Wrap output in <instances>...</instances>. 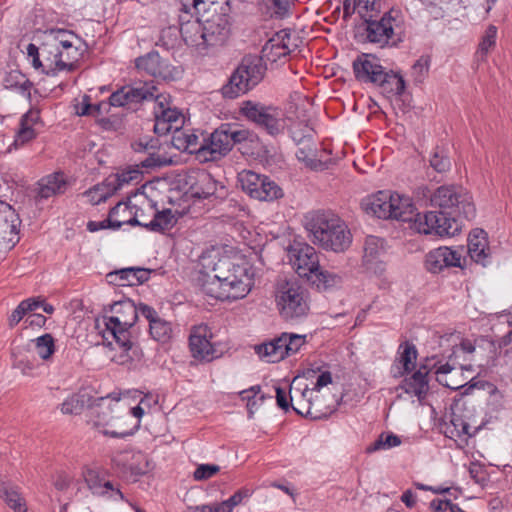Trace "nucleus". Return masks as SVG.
I'll return each mask as SVG.
<instances>
[{
	"label": "nucleus",
	"mask_w": 512,
	"mask_h": 512,
	"mask_svg": "<svg viewBox=\"0 0 512 512\" xmlns=\"http://www.w3.org/2000/svg\"><path fill=\"white\" fill-rule=\"evenodd\" d=\"M202 291L215 299L237 300L244 298L251 290L253 272L249 264L235 263L224 257L214 263L210 272H203L199 278Z\"/></svg>",
	"instance_id": "nucleus-1"
},
{
	"label": "nucleus",
	"mask_w": 512,
	"mask_h": 512,
	"mask_svg": "<svg viewBox=\"0 0 512 512\" xmlns=\"http://www.w3.org/2000/svg\"><path fill=\"white\" fill-rule=\"evenodd\" d=\"M179 15L180 34L189 47L198 54L206 55L212 49L225 44L229 37L230 28L226 18L217 16L207 19L204 23L198 18L188 15L180 8Z\"/></svg>",
	"instance_id": "nucleus-2"
},
{
	"label": "nucleus",
	"mask_w": 512,
	"mask_h": 512,
	"mask_svg": "<svg viewBox=\"0 0 512 512\" xmlns=\"http://www.w3.org/2000/svg\"><path fill=\"white\" fill-rule=\"evenodd\" d=\"M179 15L180 34L189 47L198 54L206 55L212 49L225 44L229 37L230 28L226 18L217 16L207 19L204 23L198 18L188 15L180 8Z\"/></svg>",
	"instance_id": "nucleus-3"
},
{
	"label": "nucleus",
	"mask_w": 512,
	"mask_h": 512,
	"mask_svg": "<svg viewBox=\"0 0 512 512\" xmlns=\"http://www.w3.org/2000/svg\"><path fill=\"white\" fill-rule=\"evenodd\" d=\"M304 227L309 239L324 250L343 252L352 242V235L346 223L330 211L308 213L305 216Z\"/></svg>",
	"instance_id": "nucleus-4"
},
{
	"label": "nucleus",
	"mask_w": 512,
	"mask_h": 512,
	"mask_svg": "<svg viewBox=\"0 0 512 512\" xmlns=\"http://www.w3.org/2000/svg\"><path fill=\"white\" fill-rule=\"evenodd\" d=\"M105 315L96 320V328L103 339H113L119 348L127 352L132 348L130 329L138 319V309L130 299L115 301L104 308Z\"/></svg>",
	"instance_id": "nucleus-5"
},
{
	"label": "nucleus",
	"mask_w": 512,
	"mask_h": 512,
	"mask_svg": "<svg viewBox=\"0 0 512 512\" xmlns=\"http://www.w3.org/2000/svg\"><path fill=\"white\" fill-rule=\"evenodd\" d=\"M288 258L295 272L300 277L306 278L319 290H326L340 282L338 275L321 269L318 253L307 243L295 242L292 244L288 249Z\"/></svg>",
	"instance_id": "nucleus-6"
},
{
	"label": "nucleus",
	"mask_w": 512,
	"mask_h": 512,
	"mask_svg": "<svg viewBox=\"0 0 512 512\" xmlns=\"http://www.w3.org/2000/svg\"><path fill=\"white\" fill-rule=\"evenodd\" d=\"M258 136L253 131L237 124H222L208 137H204V162L216 161L228 154L234 145L245 142L255 143Z\"/></svg>",
	"instance_id": "nucleus-7"
},
{
	"label": "nucleus",
	"mask_w": 512,
	"mask_h": 512,
	"mask_svg": "<svg viewBox=\"0 0 512 512\" xmlns=\"http://www.w3.org/2000/svg\"><path fill=\"white\" fill-rule=\"evenodd\" d=\"M265 70L261 58L244 57L230 76L228 83L222 87L223 96L234 99L247 93L263 79Z\"/></svg>",
	"instance_id": "nucleus-8"
},
{
	"label": "nucleus",
	"mask_w": 512,
	"mask_h": 512,
	"mask_svg": "<svg viewBox=\"0 0 512 512\" xmlns=\"http://www.w3.org/2000/svg\"><path fill=\"white\" fill-rule=\"evenodd\" d=\"M275 302L280 315L285 320L303 318L309 311L308 293L296 281H284L278 284Z\"/></svg>",
	"instance_id": "nucleus-9"
},
{
	"label": "nucleus",
	"mask_w": 512,
	"mask_h": 512,
	"mask_svg": "<svg viewBox=\"0 0 512 512\" xmlns=\"http://www.w3.org/2000/svg\"><path fill=\"white\" fill-rule=\"evenodd\" d=\"M431 204L438 211L424 214L417 213L414 220V229L419 233L435 234L440 237L448 235V187L442 185L431 196Z\"/></svg>",
	"instance_id": "nucleus-10"
},
{
	"label": "nucleus",
	"mask_w": 512,
	"mask_h": 512,
	"mask_svg": "<svg viewBox=\"0 0 512 512\" xmlns=\"http://www.w3.org/2000/svg\"><path fill=\"white\" fill-rule=\"evenodd\" d=\"M59 48L61 46L58 42L57 29H52L47 32L46 39L40 47L30 43L26 51L35 69H41L47 75H56L64 71Z\"/></svg>",
	"instance_id": "nucleus-11"
},
{
	"label": "nucleus",
	"mask_w": 512,
	"mask_h": 512,
	"mask_svg": "<svg viewBox=\"0 0 512 512\" xmlns=\"http://www.w3.org/2000/svg\"><path fill=\"white\" fill-rule=\"evenodd\" d=\"M154 127L153 130L158 135H166L174 133L179 128H182L185 122V117L181 110L172 104L171 97L165 94H156L154 92Z\"/></svg>",
	"instance_id": "nucleus-12"
},
{
	"label": "nucleus",
	"mask_w": 512,
	"mask_h": 512,
	"mask_svg": "<svg viewBox=\"0 0 512 512\" xmlns=\"http://www.w3.org/2000/svg\"><path fill=\"white\" fill-rule=\"evenodd\" d=\"M241 112L249 121L254 122L271 136L281 134L286 127L283 112L277 107L247 101L241 108Z\"/></svg>",
	"instance_id": "nucleus-13"
},
{
	"label": "nucleus",
	"mask_w": 512,
	"mask_h": 512,
	"mask_svg": "<svg viewBox=\"0 0 512 512\" xmlns=\"http://www.w3.org/2000/svg\"><path fill=\"white\" fill-rule=\"evenodd\" d=\"M242 190L251 198L259 201H274L283 196L282 188L268 176L243 170L238 174Z\"/></svg>",
	"instance_id": "nucleus-14"
},
{
	"label": "nucleus",
	"mask_w": 512,
	"mask_h": 512,
	"mask_svg": "<svg viewBox=\"0 0 512 512\" xmlns=\"http://www.w3.org/2000/svg\"><path fill=\"white\" fill-rule=\"evenodd\" d=\"M476 216V208L472 196L463 187H450V232L451 235L459 234L466 222Z\"/></svg>",
	"instance_id": "nucleus-15"
},
{
	"label": "nucleus",
	"mask_w": 512,
	"mask_h": 512,
	"mask_svg": "<svg viewBox=\"0 0 512 512\" xmlns=\"http://www.w3.org/2000/svg\"><path fill=\"white\" fill-rule=\"evenodd\" d=\"M306 336L294 333H282L268 343L256 347L257 354L268 362L275 363L297 353L305 344Z\"/></svg>",
	"instance_id": "nucleus-16"
},
{
	"label": "nucleus",
	"mask_w": 512,
	"mask_h": 512,
	"mask_svg": "<svg viewBox=\"0 0 512 512\" xmlns=\"http://www.w3.org/2000/svg\"><path fill=\"white\" fill-rule=\"evenodd\" d=\"M213 333L206 324L192 327L189 336V348L194 359L204 362H211L220 357L221 352L216 344L212 343Z\"/></svg>",
	"instance_id": "nucleus-17"
},
{
	"label": "nucleus",
	"mask_w": 512,
	"mask_h": 512,
	"mask_svg": "<svg viewBox=\"0 0 512 512\" xmlns=\"http://www.w3.org/2000/svg\"><path fill=\"white\" fill-rule=\"evenodd\" d=\"M313 389L307 385L300 387L298 377H295L290 385L289 398L292 409L299 415L310 417L311 419H321L326 416L315 407L313 402Z\"/></svg>",
	"instance_id": "nucleus-18"
},
{
	"label": "nucleus",
	"mask_w": 512,
	"mask_h": 512,
	"mask_svg": "<svg viewBox=\"0 0 512 512\" xmlns=\"http://www.w3.org/2000/svg\"><path fill=\"white\" fill-rule=\"evenodd\" d=\"M393 13L394 10L391 9L385 12L380 19L371 17L364 20L366 24V37L369 42L377 44L380 47H385L390 44L394 36V22L396 21Z\"/></svg>",
	"instance_id": "nucleus-19"
},
{
	"label": "nucleus",
	"mask_w": 512,
	"mask_h": 512,
	"mask_svg": "<svg viewBox=\"0 0 512 512\" xmlns=\"http://www.w3.org/2000/svg\"><path fill=\"white\" fill-rule=\"evenodd\" d=\"M157 88L153 81L135 82L131 86H125L115 91L109 97L112 106L121 107L130 103H139L154 97Z\"/></svg>",
	"instance_id": "nucleus-20"
},
{
	"label": "nucleus",
	"mask_w": 512,
	"mask_h": 512,
	"mask_svg": "<svg viewBox=\"0 0 512 512\" xmlns=\"http://www.w3.org/2000/svg\"><path fill=\"white\" fill-rule=\"evenodd\" d=\"M137 69L156 78L173 80L180 74L179 70L163 59L158 52L152 51L136 59Z\"/></svg>",
	"instance_id": "nucleus-21"
},
{
	"label": "nucleus",
	"mask_w": 512,
	"mask_h": 512,
	"mask_svg": "<svg viewBox=\"0 0 512 512\" xmlns=\"http://www.w3.org/2000/svg\"><path fill=\"white\" fill-rule=\"evenodd\" d=\"M119 399H110L109 396L99 397L89 404V423L103 434L108 429L111 420L114 419V412L118 410Z\"/></svg>",
	"instance_id": "nucleus-22"
},
{
	"label": "nucleus",
	"mask_w": 512,
	"mask_h": 512,
	"mask_svg": "<svg viewBox=\"0 0 512 512\" xmlns=\"http://www.w3.org/2000/svg\"><path fill=\"white\" fill-rule=\"evenodd\" d=\"M58 42L61 48V60L64 71H73L82 57L81 39L72 31L57 29Z\"/></svg>",
	"instance_id": "nucleus-23"
},
{
	"label": "nucleus",
	"mask_w": 512,
	"mask_h": 512,
	"mask_svg": "<svg viewBox=\"0 0 512 512\" xmlns=\"http://www.w3.org/2000/svg\"><path fill=\"white\" fill-rule=\"evenodd\" d=\"M136 153L147 154V157L140 160V166L146 169H154L169 165L171 160L159 154L160 142L158 138L143 136L131 144Z\"/></svg>",
	"instance_id": "nucleus-24"
},
{
	"label": "nucleus",
	"mask_w": 512,
	"mask_h": 512,
	"mask_svg": "<svg viewBox=\"0 0 512 512\" xmlns=\"http://www.w3.org/2000/svg\"><path fill=\"white\" fill-rule=\"evenodd\" d=\"M450 343H452V350L450 353V372L459 368L465 371H471L472 356L475 351V346L472 341L463 339L459 334H450Z\"/></svg>",
	"instance_id": "nucleus-25"
},
{
	"label": "nucleus",
	"mask_w": 512,
	"mask_h": 512,
	"mask_svg": "<svg viewBox=\"0 0 512 512\" xmlns=\"http://www.w3.org/2000/svg\"><path fill=\"white\" fill-rule=\"evenodd\" d=\"M384 70L379 60L370 54H363L353 62L355 77L363 83H371L376 86Z\"/></svg>",
	"instance_id": "nucleus-26"
},
{
	"label": "nucleus",
	"mask_w": 512,
	"mask_h": 512,
	"mask_svg": "<svg viewBox=\"0 0 512 512\" xmlns=\"http://www.w3.org/2000/svg\"><path fill=\"white\" fill-rule=\"evenodd\" d=\"M85 481L90 491L96 496L104 497L114 502L125 500V496L119 486L101 478L95 470L90 469L86 472Z\"/></svg>",
	"instance_id": "nucleus-27"
},
{
	"label": "nucleus",
	"mask_w": 512,
	"mask_h": 512,
	"mask_svg": "<svg viewBox=\"0 0 512 512\" xmlns=\"http://www.w3.org/2000/svg\"><path fill=\"white\" fill-rule=\"evenodd\" d=\"M171 144L179 151L196 154L197 158L204 162V136L198 135L194 131L179 128L171 137Z\"/></svg>",
	"instance_id": "nucleus-28"
},
{
	"label": "nucleus",
	"mask_w": 512,
	"mask_h": 512,
	"mask_svg": "<svg viewBox=\"0 0 512 512\" xmlns=\"http://www.w3.org/2000/svg\"><path fill=\"white\" fill-rule=\"evenodd\" d=\"M115 464L121 467V472L130 477H138L149 470L146 456L141 452L125 451L114 459Z\"/></svg>",
	"instance_id": "nucleus-29"
},
{
	"label": "nucleus",
	"mask_w": 512,
	"mask_h": 512,
	"mask_svg": "<svg viewBox=\"0 0 512 512\" xmlns=\"http://www.w3.org/2000/svg\"><path fill=\"white\" fill-rule=\"evenodd\" d=\"M291 40L290 34L285 30L277 32L272 38H270L262 48V61L265 59L269 62H277L278 60L287 57L291 49L289 42Z\"/></svg>",
	"instance_id": "nucleus-30"
},
{
	"label": "nucleus",
	"mask_w": 512,
	"mask_h": 512,
	"mask_svg": "<svg viewBox=\"0 0 512 512\" xmlns=\"http://www.w3.org/2000/svg\"><path fill=\"white\" fill-rule=\"evenodd\" d=\"M428 370L421 366L410 376H406L397 389L403 390L406 394L417 397L419 401L426 398L429 391Z\"/></svg>",
	"instance_id": "nucleus-31"
},
{
	"label": "nucleus",
	"mask_w": 512,
	"mask_h": 512,
	"mask_svg": "<svg viewBox=\"0 0 512 512\" xmlns=\"http://www.w3.org/2000/svg\"><path fill=\"white\" fill-rule=\"evenodd\" d=\"M417 354L414 344L409 342L401 344L391 368L393 377L400 378L411 373L416 367Z\"/></svg>",
	"instance_id": "nucleus-32"
},
{
	"label": "nucleus",
	"mask_w": 512,
	"mask_h": 512,
	"mask_svg": "<svg viewBox=\"0 0 512 512\" xmlns=\"http://www.w3.org/2000/svg\"><path fill=\"white\" fill-rule=\"evenodd\" d=\"M392 198L393 192L378 191L376 194L366 198L362 205L368 214L382 219H390L391 211H393Z\"/></svg>",
	"instance_id": "nucleus-33"
},
{
	"label": "nucleus",
	"mask_w": 512,
	"mask_h": 512,
	"mask_svg": "<svg viewBox=\"0 0 512 512\" xmlns=\"http://www.w3.org/2000/svg\"><path fill=\"white\" fill-rule=\"evenodd\" d=\"M140 427L139 420H133L128 413L114 415L108 429L103 430V435L113 438H125L133 435Z\"/></svg>",
	"instance_id": "nucleus-34"
},
{
	"label": "nucleus",
	"mask_w": 512,
	"mask_h": 512,
	"mask_svg": "<svg viewBox=\"0 0 512 512\" xmlns=\"http://www.w3.org/2000/svg\"><path fill=\"white\" fill-rule=\"evenodd\" d=\"M487 234L483 229L476 228L468 237V253L470 258L483 266L487 264L488 253Z\"/></svg>",
	"instance_id": "nucleus-35"
},
{
	"label": "nucleus",
	"mask_w": 512,
	"mask_h": 512,
	"mask_svg": "<svg viewBox=\"0 0 512 512\" xmlns=\"http://www.w3.org/2000/svg\"><path fill=\"white\" fill-rule=\"evenodd\" d=\"M376 87H378L380 92L387 98L400 96L405 90V81L400 74L391 70H384Z\"/></svg>",
	"instance_id": "nucleus-36"
},
{
	"label": "nucleus",
	"mask_w": 512,
	"mask_h": 512,
	"mask_svg": "<svg viewBox=\"0 0 512 512\" xmlns=\"http://www.w3.org/2000/svg\"><path fill=\"white\" fill-rule=\"evenodd\" d=\"M392 203L393 211H391L390 219H396L403 222H413L412 227L414 228V220L417 214L414 213L415 207L411 198L398 193H393Z\"/></svg>",
	"instance_id": "nucleus-37"
},
{
	"label": "nucleus",
	"mask_w": 512,
	"mask_h": 512,
	"mask_svg": "<svg viewBox=\"0 0 512 512\" xmlns=\"http://www.w3.org/2000/svg\"><path fill=\"white\" fill-rule=\"evenodd\" d=\"M67 182L64 174L56 172L39 181L38 194L41 198H49L66 191Z\"/></svg>",
	"instance_id": "nucleus-38"
},
{
	"label": "nucleus",
	"mask_w": 512,
	"mask_h": 512,
	"mask_svg": "<svg viewBox=\"0 0 512 512\" xmlns=\"http://www.w3.org/2000/svg\"><path fill=\"white\" fill-rule=\"evenodd\" d=\"M497 0H450L453 9L462 17H469L479 10L488 13Z\"/></svg>",
	"instance_id": "nucleus-39"
},
{
	"label": "nucleus",
	"mask_w": 512,
	"mask_h": 512,
	"mask_svg": "<svg viewBox=\"0 0 512 512\" xmlns=\"http://www.w3.org/2000/svg\"><path fill=\"white\" fill-rule=\"evenodd\" d=\"M130 213L129 207L126 204L118 203L116 206H114L110 212L107 219L96 222V221H90L87 224V228L91 232L98 231L100 229L105 228H111L113 230H117L122 226V222H119L116 217L123 216L124 214Z\"/></svg>",
	"instance_id": "nucleus-40"
},
{
	"label": "nucleus",
	"mask_w": 512,
	"mask_h": 512,
	"mask_svg": "<svg viewBox=\"0 0 512 512\" xmlns=\"http://www.w3.org/2000/svg\"><path fill=\"white\" fill-rule=\"evenodd\" d=\"M3 86L6 89L16 90L23 96L30 98L32 82L19 70H11L6 73L3 79Z\"/></svg>",
	"instance_id": "nucleus-41"
},
{
	"label": "nucleus",
	"mask_w": 512,
	"mask_h": 512,
	"mask_svg": "<svg viewBox=\"0 0 512 512\" xmlns=\"http://www.w3.org/2000/svg\"><path fill=\"white\" fill-rule=\"evenodd\" d=\"M0 497L14 512L27 511L26 503L18 490L6 483L0 484Z\"/></svg>",
	"instance_id": "nucleus-42"
},
{
	"label": "nucleus",
	"mask_w": 512,
	"mask_h": 512,
	"mask_svg": "<svg viewBox=\"0 0 512 512\" xmlns=\"http://www.w3.org/2000/svg\"><path fill=\"white\" fill-rule=\"evenodd\" d=\"M192 195L200 199H206L216 191V182L207 172L198 174L197 182L191 187Z\"/></svg>",
	"instance_id": "nucleus-43"
},
{
	"label": "nucleus",
	"mask_w": 512,
	"mask_h": 512,
	"mask_svg": "<svg viewBox=\"0 0 512 512\" xmlns=\"http://www.w3.org/2000/svg\"><path fill=\"white\" fill-rule=\"evenodd\" d=\"M448 267V247L442 246L430 251L426 256V268L431 273H439Z\"/></svg>",
	"instance_id": "nucleus-44"
},
{
	"label": "nucleus",
	"mask_w": 512,
	"mask_h": 512,
	"mask_svg": "<svg viewBox=\"0 0 512 512\" xmlns=\"http://www.w3.org/2000/svg\"><path fill=\"white\" fill-rule=\"evenodd\" d=\"M149 332L155 341L162 344L168 343L174 335L172 324L163 318L152 320Z\"/></svg>",
	"instance_id": "nucleus-45"
},
{
	"label": "nucleus",
	"mask_w": 512,
	"mask_h": 512,
	"mask_svg": "<svg viewBox=\"0 0 512 512\" xmlns=\"http://www.w3.org/2000/svg\"><path fill=\"white\" fill-rule=\"evenodd\" d=\"M19 224V218L15 210L6 202L0 201V231L15 232Z\"/></svg>",
	"instance_id": "nucleus-46"
},
{
	"label": "nucleus",
	"mask_w": 512,
	"mask_h": 512,
	"mask_svg": "<svg viewBox=\"0 0 512 512\" xmlns=\"http://www.w3.org/2000/svg\"><path fill=\"white\" fill-rule=\"evenodd\" d=\"M175 224V218L170 209H166L154 214L153 219L149 223H144V226L155 232H162L170 229Z\"/></svg>",
	"instance_id": "nucleus-47"
},
{
	"label": "nucleus",
	"mask_w": 512,
	"mask_h": 512,
	"mask_svg": "<svg viewBox=\"0 0 512 512\" xmlns=\"http://www.w3.org/2000/svg\"><path fill=\"white\" fill-rule=\"evenodd\" d=\"M296 157L299 161L305 163V165L312 170L321 171L327 168L325 162L316 158L315 149L309 145L299 147L296 151Z\"/></svg>",
	"instance_id": "nucleus-48"
},
{
	"label": "nucleus",
	"mask_w": 512,
	"mask_h": 512,
	"mask_svg": "<svg viewBox=\"0 0 512 512\" xmlns=\"http://www.w3.org/2000/svg\"><path fill=\"white\" fill-rule=\"evenodd\" d=\"M135 275V268L128 267L110 272L106 277L109 283L117 286H135L138 281L134 278Z\"/></svg>",
	"instance_id": "nucleus-49"
},
{
	"label": "nucleus",
	"mask_w": 512,
	"mask_h": 512,
	"mask_svg": "<svg viewBox=\"0 0 512 512\" xmlns=\"http://www.w3.org/2000/svg\"><path fill=\"white\" fill-rule=\"evenodd\" d=\"M402 443L399 436L393 433H381L378 438L366 448L367 453L388 450Z\"/></svg>",
	"instance_id": "nucleus-50"
},
{
	"label": "nucleus",
	"mask_w": 512,
	"mask_h": 512,
	"mask_svg": "<svg viewBox=\"0 0 512 512\" xmlns=\"http://www.w3.org/2000/svg\"><path fill=\"white\" fill-rule=\"evenodd\" d=\"M88 400L85 394L71 395L61 403L60 410L63 414L67 415L80 414Z\"/></svg>",
	"instance_id": "nucleus-51"
},
{
	"label": "nucleus",
	"mask_w": 512,
	"mask_h": 512,
	"mask_svg": "<svg viewBox=\"0 0 512 512\" xmlns=\"http://www.w3.org/2000/svg\"><path fill=\"white\" fill-rule=\"evenodd\" d=\"M450 423L454 427V430L450 431V439H454L460 447L467 444L468 438L473 435V433L469 431V424L458 419H452Z\"/></svg>",
	"instance_id": "nucleus-52"
},
{
	"label": "nucleus",
	"mask_w": 512,
	"mask_h": 512,
	"mask_svg": "<svg viewBox=\"0 0 512 512\" xmlns=\"http://www.w3.org/2000/svg\"><path fill=\"white\" fill-rule=\"evenodd\" d=\"M35 349L39 357L48 360L55 352V343L51 334H44L35 340Z\"/></svg>",
	"instance_id": "nucleus-53"
},
{
	"label": "nucleus",
	"mask_w": 512,
	"mask_h": 512,
	"mask_svg": "<svg viewBox=\"0 0 512 512\" xmlns=\"http://www.w3.org/2000/svg\"><path fill=\"white\" fill-rule=\"evenodd\" d=\"M380 11V0H357V12L363 20L377 17Z\"/></svg>",
	"instance_id": "nucleus-54"
},
{
	"label": "nucleus",
	"mask_w": 512,
	"mask_h": 512,
	"mask_svg": "<svg viewBox=\"0 0 512 512\" xmlns=\"http://www.w3.org/2000/svg\"><path fill=\"white\" fill-rule=\"evenodd\" d=\"M497 37V28L494 25H489L479 43L477 53L484 58L488 52L495 47Z\"/></svg>",
	"instance_id": "nucleus-55"
},
{
	"label": "nucleus",
	"mask_w": 512,
	"mask_h": 512,
	"mask_svg": "<svg viewBox=\"0 0 512 512\" xmlns=\"http://www.w3.org/2000/svg\"><path fill=\"white\" fill-rule=\"evenodd\" d=\"M219 0H181L182 10L186 15L190 14L192 10L198 15L202 12H207L210 7L217 4Z\"/></svg>",
	"instance_id": "nucleus-56"
},
{
	"label": "nucleus",
	"mask_w": 512,
	"mask_h": 512,
	"mask_svg": "<svg viewBox=\"0 0 512 512\" xmlns=\"http://www.w3.org/2000/svg\"><path fill=\"white\" fill-rule=\"evenodd\" d=\"M272 5V17L275 19H286L292 15V8L296 0H269Z\"/></svg>",
	"instance_id": "nucleus-57"
},
{
	"label": "nucleus",
	"mask_w": 512,
	"mask_h": 512,
	"mask_svg": "<svg viewBox=\"0 0 512 512\" xmlns=\"http://www.w3.org/2000/svg\"><path fill=\"white\" fill-rule=\"evenodd\" d=\"M434 19L445 17L448 0H418Z\"/></svg>",
	"instance_id": "nucleus-58"
},
{
	"label": "nucleus",
	"mask_w": 512,
	"mask_h": 512,
	"mask_svg": "<svg viewBox=\"0 0 512 512\" xmlns=\"http://www.w3.org/2000/svg\"><path fill=\"white\" fill-rule=\"evenodd\" d=\"M313 130L307 124L299 123L297 126L290 127V134L297 145L309 143L312 140Z\"/></svg>",
	"instance_id": "nucleus-59"
},
{
	"label": "nucleus",
	"mask_w": 512,
	"mask_h": 512,
	"mask_svg": "<svg viewBox=\"0 0 512 512\" xmlns=\"http://www.w3.org/2000/svg\"><path fill=\"white\" fill-rule=\"evenodd\" d=\"M383 248L382 240L375 236H368L364 244V258L371 261L375 259Z\"/></svg>",
	"instance_id": "nucleus-60"
},
{
	"label": "nucleus",
	"mask_w": 512,
	"mask_h": 512,
	"mask_svg": "<svg viewBox=\"0 0 512 512\" xmlns=\"http://www.w3.org/2000/svg\"><path fill=\"white\" fill-rule=\"evenodd\" d=\"M429 70V59L420 57L411 67V76L416 83H422Z\"/></svg>",
	"instance_id": "nucleus-61"
},
{
	"label": "nucleus",
	"mask_w": 512,
	"mask_h": 512,
	"mask_svg": "<svg viewBox=\"0 0 512 512\" xmlns=\"http://www.w3.org/2000/svg\"><path fill=\"white\" fill-rule=\"evenodd\" d=\"M220 471V466L216 464H200L195 469L193 477L196 481H203L213 477Z\"/></svg>",
	"instance_id": "nucleus-62"
},
{
	"label": "nucleus",
	"mask_w": 512,
	"mask_h": 512,
	"mask_svg": "<svg viewBox=\"0 0 512 512\" xmlns=\"http://www.w3.org/2000/svg\"><path fill=\"white\" fill-rule=\"evenodd\" d=\"M431 167L438 173H446L448 163L443 150H436L430 159Z\"/></svg>",
	"instance_id": "nucleus-63"
},
{
	"label": "nucleus",
	"mask_w": 512,
	"mask_h": 512,
	"mask_svg": "<svg viewBox=\"0 0 512 512\" xmlns=\"http://www.w3.org/2000/svg\"><path fill=\"white\" fill-rule=\"evenodd\" d=\"M141 178V172L138 169H129L122 171L117 175L118 186L122 187L131 182H139Z\"/></svg>",
	"instance_id": "nucleus-64"
}]
</instances>
